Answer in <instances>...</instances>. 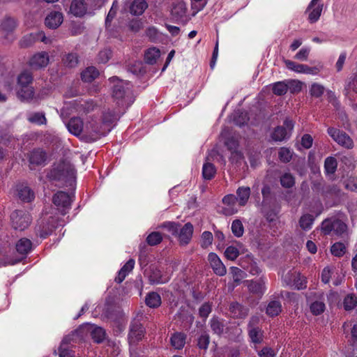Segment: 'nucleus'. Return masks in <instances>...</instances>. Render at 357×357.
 <instances>
[{
    "instance_id": "nucleus-39",
    "label": "nucleus",
    "mask_w": 357,
    "mask_h": 357,
    "mask_svg": "<svg viewBox=\"0 0 357 357\" xmlns=\"http://www.w3.org/2000/svg\"><path fill=\"white\" fill-rule=\"evenodd\" d=\"M215 172V167L213 164L210 162H206L204 164L202 168V175L204 179H211L214 176Z\"/></svg>"
},
{
    "instance_id": "nucleus-48",
    "label": "nucleus",
    "mask_w": 357,
    "mask_h": 357,
    "mask_svg": "<svg viewBox=\"0 0 357 357\" xmlns=\"http://www.w3.org/2000/svg\"><path fill=\"white\" fill-rule=\"evenodd\" d=\"M331 251L332 255L340 257L346 252V246L342 243H335L331 246Z\"/></svg>"
},
{
    "instance_id": "nucleus-3",
    "label": "nucleus",
    "mask_w": 357,
    "mask_h": 357,
    "mask_svg": "<svg viewBox=\"0 0 357 357\" xmlns=\"http://www.w3.org/2000/svg\"><path fill=\"white\" fill-rule=\"evenodd\" d=\"M111 82H117L114 86L113 97L118 100V104L124 106L128 104L131 100L130 95V84L129 82L119 80L118 77H113L110 79Z\"/></svg>"
},
{
    "instance_id": "nucleus-8",
    "label": "nucleus",
    "mask_w": 357,
    "mask_h": 357,
    "mask_svg": "<svg viewBox=\"0 0 357 357\" xmlns=\"http://www.w3.org/2000/svg\"><path fill=\"white\" fill-rule=\"evenodd\" d=\"M53 203L57 206L58 210H59L62 214H65L66 210L70 208L72 197L65 192L59 191L54 195Z\"/></svg>"
},
{
    "instance_id": "nucleus-9",
    "label": "nucleus",
    "mask_w": 357,
    "mask_h": 357,
    "mask_svg": "<svg viewBox=\"0 0 357 357\" xmlns=\"http://www.w3.org/2000/svg\"><path fill=\"white\" fill-rule=\"evenodd\" d=\"M284 62L289 70L298 73L317 75L319 73V69L317 67H310L307 65L297 63L288 59H285Z\"/></svg>"
},
{
    "instance_id": "nucleus-34",
    "label": "nucleus",
    "mask_w": 357,
    "mask_h": 357,
    "mask_svg": "<svg viewBox=\"0 0 357 357\" xmlns=\"http://www.w3.org/2000/svg\"><path fill=\"white\" fill-rule=\"evenodd\" d=\"M46 159V154L42 150H35L31 152L29 161L31 164L41 165Z\"/></svg>"
},
{
    "instance_id": "nucleus-4",
    "label": "nucleus",
    "mask_w": 357,
    "mask_h": 357,
    "mask_svg": "<svg viewBox=\"0 0 357 357\" xmlns=\"http://www.w3.org/2000/svg\"><path fill=\"white\" fill-rule=\"evenodd\" d=\"M347 230V225L338 219H327L321 224V231L326 234L341 235Z\"/></svg>"
},
{
    "instance_id": "nucleus-25",
    "label": "nucleus",
    "mask_w": 357,
    "mask_h": 357,
    "mask_svg": "<svg viewBox=\"0 0 357 357\" xmlns=\"http://www.w3.org/2000/svg\"><path fill=\"white\" fill-rule=\"evenodd\" d=\"M19 198L26 202H30L34 199L33 192L27 186L21 185L17 189Z\"/></svg>"
},
{
    "instance_id": "nucleus-64",
    "label": "nucleus",
    "mask_w": 357,
    "mask_h": 357,
    "mask_svg": "<svg viewBox=\"0 0 357 357\" xmlns=\"http://www.w3.org/2000/svg\"><path fill=\"white\" fill-rule=\"evenodd\" d=\"M346 95L349 98H354V94L357 93V82H350L345 89Z\"/></svg>"
},
{
    "instance_id": "nucleus-37",
    "label": "nucleus",
    "mask_w": 357,
    "mask_h": 357,
    "mask_svg": "<svg viewBox=\"0 0 357 357\" xmlns=\"http://www.w3.org/2000/svg\"><path fill=\"white\" fill-rule=\"evenodd\" d=\"M17 96L22 100H29L33 98V91L31 86H28L17 89Z\"/></svg>"
},
{
    "instance_id": "nucleus-5",
    "label": "nucleus",
    "mask_w": 357,
    "mask_h": 357,
    "mask_svg": "<svg viewBox=\"0 0 357 357\" xmlns=\"http://www.w3.org/2000/svg\"><path fill=\"white\" fill-rule=\"evenodd\" d=\"M12 226L15 229H25L31 221L30 215L24 211H15L10 215Z\"/></svg>"
},
{
    "instance_id": "nucleus-58",
    "label": "nucleus",
    "mask_w": 357,
    "mask_h": 357,
    "mask_svg": "<svg viewBox=\"0 0 357 357\" xmlns=\"http://www.w3.org/2000/svg\"><path fill=\"white\" fill-rule=\"evenodd\" d=\"M29 121L38 125L45 124L47 121L44 114L40 112L31 114L29 117Z\"/></svg>"
},
{
    "instance_id": "nucleus-7",
    "label": "nucleus",
    "mask_w": 357,
    "mask_h": 357,
    "mask_svg": "<svg viewBox=\"0 0 357 357\" xmlns=\"http://www.w3.org/2000/svg\"><path fill=\"white\" fill-rule=\"evenodd\" d=\"M328 133L339 145L346 149H351L353 147V140L344 132L335 128H329Z\"/></svg>"
},
{
    "instance_id": "nucleus-38",
    "label": "nucleus",
    "mask_w": 357,
    "mask_h": 357,
    "mask_svg": "<svg viewBox=\"0 0 357 357\" xmlns=\"http://www.w3.org/2000/svg\"><path fill=\"white\" fill-rule=\"evenodd\" d=\"M281 304L279 301H271L266 308V313L271 317L277 316L281 312Z\"/></svg>"
},
{
    "instance_id": "nucleus-57",
    "label": "nucleus",
    "mask_w": 357,
    "mask_h": 357,
    "mask_svg": "<svg viewBox=\"0 0 357 357\" xmlns=\"http://www.w3.org/2000/svg\"><path fill=\"white\" fill-rule=\"evenodd\" d=\"M213 234L210 231H204L202 234L201 245L204 248H208L212 244L213 242Z\"/></svg>"
},
{
    "instance_id": "nucleus-11",
    "label": "nucleus",
    "mask_w": 357,
    "mask_h": 357,
    "mask_svg": "<svg viewBox=\"0 0 357 357\" xmlns=\"http://www.w3.org/2000/svg\"><path fill=\"white\" fill-rule=\"evenodd\" d=\"M324 5L321 0H312L306 12L308 13V20L310 23L317 22L321 15Z\"/></svg>"
},
{
    "instance_id": "nucleus-31",
    "label": "nucleus",
    "mask_w": 357,
    "mask_h": 357,
    "mask_svg": "<svg viewBox=\"0 0 357 357\" xmlns=\"http://www.w3.org/2000/svg\"><path fill=\"white\" fill-rule=\"evenodd\" d=\"M160 56V51L156 47L148 49L144 54V60L149 64L156 63Z\"/></svg>"
},
{
    "instance_id": "nucleus-63",
    "label": "nucleus",
    "mask_w": 357,
    "mask_h": 357,
    "mask_svg": "<svg viewBox=\"0 0 357 357\" xmlns=\"http://www.w3.org/2000/svg\"><path fill=\"white\" fill-rule=\"evenodd\" d=\"M112 56V52L110 50L105 49L100 51L98 55V61L99 63H107Z\"/></svg>"
},
{
    "instance_id": "nucleus-59",
    "label": "nucleus",
    "mask_w": 357,
    "mask_h": 357,
    "mask_svg": "<svg viewBox=\"0 0 357 357\" xmlns=\"http://www.w3.org/2000/svg\"><path fill=\"white\" fill-rule=\"evenodd\" d=\"M346 189L357 192V177H349L344 181Z\"/></svg>"
},
{
    "instance_id": "nucleus-2",
    "label": "nucleus",
    "mask_w": 357,
    "mask_h": 357,
    "mask_svg": "<svg viewBox=\"0 0 357 357\" xmlns=\"http://www.w3.org/2000/svg\"><path fill=\"white\" fill-rule=\"evenodd\" d=\"M74 167L68 162H61L51 169L47 176L50 180L62 181L63 183H71L75 178Z\"/></svg>"
},
{
    "instance_id": "nucleus-24",
    "label": "nucleus",
    "mask_w": 357,
    "mask_h": 357,
    "mask_svg": "<svg viewBox=\"0 0 357 357\" xmlns=\"http://www.w3.org/2000/svg\"><path fill=\"white\" fill-rule=\"evenodd\" d=\"M135 264V262L134 259H129L119 271L118 275L115 278V281L118 283L122 282L126 275L132 271Z\"/></svg>"
},
{
    "instance_id": "nucleus-17",
    "label": "nucleus",
    "mask_w": 357,
    "mask_h": 357,
    "mask_svg": "<svg viewBox=\"0 0 357 357\" xmlns=\"http://www.w3.org/2000/svg\"><path fill=\"white\" fill-rule=\"evenodd\" d=\"M49 55L45 52H38L34 54L30 59V66L36 69L44 68L49 63Z\"/></svg>"
},
{
    "instance_id": "nucleus-33",
    "label": "nucleus",
    "mask_w": 357,
    "mask_h": 357,
    "mask_svg": "<svg viewBox=\"0 0 357 357\" xmlns=\"http://www.w3.org/2000/svg\"><path fill=\"white\" fill-rule=\"evenodd\" d=\"M337 162L335 158L328 157L324 162L325 172L328 176H332L335 172Z\"/></svg>"
},
{
    "instance_id": "nucleus-41",
    "label": "nucleus",
    "mask_w": 357,
    "mask_h": 357,
    "mask_svg": "<svg viewBox=\"0 0 357 357\" xmlns=\"http://www.w3.org/2000/svg\"><path fill=\"white\" fill-rule=\"evenodd\" d=\"M288 91L291 93H297L302 90L303 83L297 79H287Z\"/></svg>"
},
{
    "instance_id": "nucleus-32",
    "label": "nucleus",
    "mask_w": 357,
    "mask_h": 357,
    "mask_svg": "<svg viewBox=\"0 0 357 357\" xmlns=\"http://www.w3.org/2000/svg\"><path fill=\"white\" fill-rule=\"evenodd\" d=\"M99 75L98 70L93 66L87 68L82 73V79L86 82H91Z\"/></svg>"
},
{
    "instance_id": "nucleus-60",
    "label": "nucleus",
    "mask_w": 357,
    "mask_h": 357,
    "mask_svg": "<svg viewBox=\"0 0 357 357\" xmlns=\"http://www.w3.org/2000/svg\"><path fill=\"white\" fill-rule=\"evenodd\" d=\"M310 52V48L302 47L294 56V59L299 61H307Z\"/></svg>"
},
{
    "instance_id": "nucleus-50",
    "label": "nucleus",
    "mask_w": 357,
    "mask_h": 357,
    "mask_svg": "<svg viewBox=\"0 0 357 357\" xmlns=\"http://www.w3.org/2000/svg\"><path fill=\"white\" fill-rule=\"evenodd\" d=\"M280 183L284 188H291L295 183L294 177L290 173H285L280 178Z\"/></svg>"
},
{
    "instance_id": "nucleus-30",
    "label": "nucleus",
    "mask_w": 357,
    "mask_h": 357,
    "mask_svg": "<svg viewBox=\"0 0 357 357\" xmlns=\"http://www.w3.org/2000/svg\"><path fill=\"white\" fill-rule=\"evenodd\" d=\"M186 336L182 333H174L170 339L171 345L176 349H181L185 344Z\"/></svg>"
},
{
    "instance_id": "nucleus-19",
    "label": "nucleus",
    "mask_w": 357,
    "mask_h": 357,
    "mask_svg": "<svg viewBox=\"0 0 357 357\" xmlns=\"http://www.w3.org/2000/svg\"><path fill=\"white\" fill-rule=\"evenodd\" d=\"M149 281L151 284H162L169 281V274H162L161 271L157 268H151L148 273Z\"/></svg>"
},
{
    "instance_id": "nucleus-12",
    "label": "nucleus",
    "mask_w": 357,
    "mask_h": 357,
    "mask_svg": "<svg viewBox=\"0 0 357 357\" xmlns=\"http://www.w3.org/2000/svg\"><path fill=\"white\" fill-rule=\"evenodd\" d=\"M145 330L139 322L132 323L128 334V342L130 344H136L144 337Z\"/></svg>"
},
{
    "instance_id": "nucleus-13",
    "label": "nucleus",
    "mask_w": 357,
    "mask_h": 357,
    "mask_svg": "<svg viewBox=\"0 0 357 357\" xmlns=\"http://www.w3.org/2000/svg\"><path fill=\"white\" fill-rule=\"evenodd\" d=\"M84 125L85 123L80 118L75 117L70 119L66 126L70 133L84 139Z\"/></svg>"
},
{
    "instance_id": "nucleus-45",
    "label": "nucleus",
    "mask_w": 357,
    "mask_h": 357,
    "mask_svg": "<svg viewBox=\"0 0 357 357\" xmlns=\"http://www.w3.org/2000/svg\"><path fill=\"white\" fill-rule=\"evenodd\" d=\"M249 336L254 343H260L263 340L262 331L258 328H249Z\"/></svg>"
},
{
    "instance_id": "nucleus-47",
    "label": "nucleus",
    "mask_w": 357,
    "mask_h": 357,
    "mask_svg": "<svg viewBox=\"0 0 357 357\" xmlns=\"http://www.w3.org/2000/svg\"><path fill=\"white\" fill-rule=\"evenodd\" d=\"M314 222V219L311 215H303L299 221L301 227L304 230H308L311 228Z\"/></svg>"
},
{
    "instance_id": "nucleus-46",
    "label": "nucleus",
    "mask_w": 357,
    "mask_h": 357,
    "mask_svg": "<svg viewBox=\"0 0 357 357\" xmlns=\"http://www.w3.org/2000/svg\"><path fill=\"white\" fill-rule=\"evenodd\" d=\"M225 144L227 146L228 149L231 151L233 155H236L239 158H241V154L236 151L238 146V143L236 139L233 137L229 138L225 141Z\"/></svg>"
},
{
    "instance_id": "nucleus-51",
    "label": "nucleus",
    "mask_w": 357,
    "mask_h": 357,
    "mask_svg": "<svg viewBox=\"0 0 357 357\" xmlns=\"http://www.w3.org/2000/svg\"><path fill=\"white\" fill-rule=\"evenodd\" d=\"M239 253V249L233 245L227 247L225 251V255L227 259L231 261L235 260L238 257Z\"/></svg>"
},
{
    "instance_id": "nucleus-54",
    "label": "nucleus",
    "mask_w": 357,
    "mask_h": 357,
    "mask_svg": "<svg viewBox=\"0 0 357 357\" xmlns=\"http://www.w3.org/2000/svg\"><path fill=\"white\" fill-rule=\"evenodd\" d=\"M278 156L282 162H288L292 158V152L288 148L282 147L279 151Z\"/></svg>"
},
{
    "instance_id": "nucleus-10",
    "label": "nucleus",
    "mask_w": 357,
    "mask_h": 357,
    "mask_svg": "<svg viewBox=\"0 0 357 357\" xmlns=\"http://www.w3.org/2000/svg\"><path fill=\"white\" fill-rule=\"evenodd\" d=\"M284 282L287 285L294 286L297 289H302L306 287V279L296 272H288L283 277Z\"/></svg>"
},
{
    "instance_id": "nucleus-22",
    "label": "nucleus",
    "mask_w": 357,
    "mask_h": 357,
    "mask_svg": "<svg viewBox=\"0 0 357 357\" xmlns=\"http://www.w3.org/2000/svg\"><path fill=\"white\" fill-rule=\"evenodd\" d=\"M245 284L248 287V289L250 292L261 296L265 291V282L263 279H259V280L253 281H246Z\"/></svg>"
},
{
    "instance_id": "nucleus-49",
    "label": "nucleus",
    "mask_w": 357,
    "mask_h": 357,
    "mask_svg": "<svg viewBox=\"0 0 357 357\" xmlns=\"http://www.w3.org/2000/svg\"><path fill=\"white\" fill-rule=\"evenodd\" d=\"M162 240V236L160 232H151L146 238V242L149 245L153 246L159 244Z\"/></svg>"
},
{
    "instance_id": "nucleus-56",
    "label": "nucleus",
    "mask_w": 357,
    "mask_h": 357,
    "mask_svg": "<svg viewBox=\"0 0 357 357\" xmlns=\"http://www.w3.org/2000/svg\"><path fill=\"white\" fill-rule=\"evenodd\" d=\"M160 227L165 229L172 236H176L178 231V225L172 222H165Z\"/></svg>"
},
{
    "instance_id": "nucleus-52",
    "label": "nucleus",
    "mask_w": 357,
    "mask_h": 357,
    "mask_svg": "<svg viewBox=\"0 0 357 357\" xmlns=\"http://www.w3.org/2000/svg\"><path fill=\"white\" fill-rule=\"evenodd\" d=\"M231 231L236 237L242 236L244 232V228L241 221L239 220H234L231 224Z\"/></svg>"
},
{
    "instance_id": "nucleus-44",
    "label": "nucleus",
    "mask_w": 357,
    "mask_h": 357,
    "mask_svg": "<svg viewBox=\"0 0 357 357\" xmlns=\"http://www.w3.org/2000/svg\"><path fill=\"white\" fill-rule=\"evenodd\" d=\"M230 271L234 282L238 285L245 278V273L242 270L235 266L231 267Z\"/></svg>"
},
{
    "instance_id": "nucleus-62",
    "label": "nucleus",
    "mask_w": 357,
    "mask_h": 357,
    "mask_svg": "<svg viewBox=\"0 0 357 357\" xmlns=\"http://www.w3.org/2000/svg\"><path fill=\"white\" fill-rule=\"evenodd\" d=\"M325 309V304L323 302L320 301H316L310 305V310L312 312L315 314L318 315L322 313L324 311Z\"/></svg>"
},
{
    "instance_id": "nucleus-35",
    "label": "nucleus",
    "mask_w": 357,
    "mask_h": 357,
    "mask_svg": "<svg viewBox=\"0 0 357 357\" xmlns=\"http://www.w3.org/2000/svg\"><path fill=\"white\" fill-rule=\"evenodd\" d=\"M146 304L153 308L158 307L161 304L160 296L155 292H151L146 297Z\"/></svg>"
},
{
    "instance_id": "nucleus-1",
    "label": "nucleus",
    "mask_w": 357,
    "mask_h": 357,
    "mask_svg": "<svg viewBox=\"0 0 357 357\" xmlns=\"http://www.w3.org/2000/svg\"><path fill=\"white\" fill-rule=\"evenodd\" d=\"M112 119V117L109 119L105 117V122L100 123L93 118L88 119L84 125V139L91 142L105 136L111 130L108 122L109 123Z\"/></svg>"
},
{
    "instance_id": "nucleus-42",
    "label": "nucleus",
    "mask_w": 357,
    "mask_h": 357,
    "mask_svg": "<svg viewBox=\"0 0 357 357\" xmlns=\"http://www.w3.org/2000/svg\"><path fill=\"white\" fill-rule=\"evenodd\" d=\"M32 76L29 73L24 72L21 73L18 77L17 89L30 86L31 83Z\"/></svg>"
},
{
    "instance_id": "nucleus-27",
    "label": "nucleus",
    "mask_w": 357,
    "mask_h": 357,
    "mask_svg": "<svg viewBox=\"0 0 357 357\" xmlns=\"http://www.w3.org/2000/svg\"><path fill=\"white\" fill-rule=\"evenodd\" d=\"M147 7L148 4L145 0H134L130 8V13L135 15H140Z\"/></svg>"
},
{
    "instance_id": "nucleus-20",
    "label": "nucleus",
    "mask_w": 357,
    "mask_h": 357,
    "mask_svg": "<svg viewBox=\"0 0 357 357\" xmlns=\"http://www.w3.org/2000/svg\"><path fill=\"white\" fill-rule=\"evenodd\" d=\"M224 204L227 207L222 208V213L226 215H231L237 212V209L234 207L235 204L237 202L236 196L234 195H227L222 199Z\"/></svg>"
},
{
    "instance_id": "nucleus-6",
    "label": "nucleus",
    "mask_w": 357,
    "mask_h": 357,
    "mask_svg": "<svg viewBox=\"0 0 357 357\" xmlns=\"http://www.w3.org/2000/svg\"><path fill=\"white\" fill-rule=\"evenodd\" d=\"M294 123L290 119H286L283 126L275 128L271 135L272 139L275 142H281L289 138L294 128Z\"/></svg>"
},
{
    "instance_id": "nucleus-40",
    "label": "nucleus",
    "mask_w": 357,
    "mask_h": 357,
    "mask_svg": "<svg viewBox=\"0 0 357 357\" xmlns=\"http://www.w3.org/2000/svg\"><path fill=\"white\" fill-rule=\"evenodd\" d=\"M91 334L93 340L97 343L102 342L105 337V331L103 328L98 326H93L91 329Z\"/></svg>"
},
{
    "instance_id": "nucleus-21",
    "label": "nucleus",
    "mask_w": 357,
    "mask_h": 357,
    "mask_svg": "<svg viewBox=\"0 0 357 357\" xmlns=\"http://www.w3.org/2000/svg\"><path fill=\"white\" fill-rule=\"evenodd\" d=\"M62 22L63 15L59 12H51L45 18V24L50 29H56Z\"/></svg>"
},
{
    "instance_id": "nucleus-16",
    "label": "nucleus",
    "mask_w": 357,
    "mask_h": 357,
    "mask_svg": "<svg viewBox=\"0 0 357 357\" xmlns=\"http://www.w3.org/2000/svg\"><path fill=\"white\" fill-rule=\"evenodd\" d=\"M208 259L212 269L216 275L223 276L226 274V267L215 253L211 252L208 256Z\"/></svg>"
},
{
    "instance_id": "nucleus-15",
    "label": "nucleus",
    "mask_w": 357,
    "mask_h": 357,
    "mask_svg": "<svg viewBox=\"0 0 357 357\" xmlns=\"http://www.w3.org/2000/svg\"><path fill=\"white\" fill-rule=\"evenodd\" d=\"M193 226L191 223L185 224L182 228L178 231L177 237L181 245H188L192 237Z\"/></svg>"
},
{
    "instance_id": "nucleus-29",
    "label": "nucleus",
    "mask_w": 357,
    "mask_h": 357,
    "mask_svg": "<svg viewBox=\"0 0 357 357\" xmlns=\"http://www.w3.org/2000/svg\"><path fill=\"white\" fill-rule=\"evenodd\" d=\"M32 248L31 241L26 238L20 239L16 243L17 252L21 255H26Z\"/></svg>"
},
{
    "instance_id": "nucleus-26",
    "label": "nucleus",
    "mask_w": 357,
    "mask_h": 357,
    "mask_svg": "<svg viewBox=\"0 0 357 357\" xmlns=\"http://www.w3.org/2000/svg\"><path fill=\"white\" fill-rule=\"evenodd\" d=\"M250 196V188L249 187H239L236 190V200L240 206H245Z\"/></svg>"
},
{
    "instance_id": "nucleus-18",
    "label": "nucleus",
    "mask_w": 357,
    "mask_h": 357,
    "mask_svg": "<svg viewBox=\"0 0 357 357\" xmlns=\"http://www.w3.org/2000/svg\"><path fill=\"white\" fill-rule=\"evenodd\" d=\"M187 6L183 1H176L174 2L171 8V15L176 20L183 19L186 16Z\"/></svg>"
},
{
    "instance_id": "nucleus-28",
    "label": "nucleus",
    "mask_w": 357,
    "mask_h": 357,
    "mask_svg": "<svg viewBox=\"0 0 357 357\" xmlns=\"http://www.w3.org/2000/svg\"><path fill=\"white\" fill-rule=\"evenodd\" d=\"M230 312L232 316L236 318H244L248 314V308L243 307L238 303H234L231 304Z\"/></svg>"
},
{
    "instance_id": "nucleus-53",
    "label": "nucleus",
    "mask_w": 357,
    "mask_h": 357,
    "mask_svg": "<svg viewBox=\"0 0 357 357\" xmlns=\"http://www.w3.org/2000/svg\"><path fill=\"white\" fill-rule=\"evenodd\" d=\"M324 93V87L319 84L313 83L310 88V93L312 96L319 98Z\"/></svg>"
},
{
    "instance_id": "nucleus-43",
    "label": "nucleus",
    "mask_w": 357,
    "mask_h": 357,
    "mask_svg": "<svg viewBox=\"0 0 357 357\" xmlns=\"http://www.w3.org/2000/svg\"><path fill=\"white\" fill-rule=\"evenodd\" d=\"M65 66L69 68H74L78 64V56L76 53H69L63 59Z\"/></svg>"
},
{
    "instance_id": "nucleus-55",
    "label": "nucleus",
    "mask_w": 357,
    "mask_h": 357,
    "mask_svg": "<svg viewBox=\"0 0 357 357\" xmlns=\"http://www.w3.org/2000/svg\"><path fill=\"white\" fill-rule=\"evenodd\" d=\"M357 305V298L354 295H348L344 300V307L347 310L354 309Z\"/></svg>"
},
{
    "instance_id": "nucleus-23",
    "label": "nucleus",
    "mask_w": 357,
    "mask_h": 357,
    "mask_svg": "<svg viewBox=\"0 0 357 357\" xmlns=\"http://www.w3.org/2000/svg\"><path fill=\"white\" fill-rule=\"evenodd\" d=\"M70 11L76 17H82L86 13V5L84 0H74L71 3Z\"/></svg>"
},
{
    "instance_id": "nucleus-36",
    "label": "nucleus",
    "mask_w": 357,
    "mask_h": 357,
    "mask_svg": "<svg viewBox=\"0 0 357 357\" xmlns=\"http://www.w3.org/2000/svg\"><path fill=\"white\" fill-rule=\"evenodd\" d=\"M272 90L276 96H283L288 91L287 80L277 82L272 85Z\"/></svg>"
},
{
    "instance_id": "nucleus-14",
    "label": "nucleus",
    "mask_w": 357,
    "mask_h": 357,
    "mask_svg": "<svg viewBox=\"0 0 357 357\" xmlns=\"http://www.w3.org/2000/svg\"><path fill=\"white\" fill-rule=\"evenodd\" d=\"M40 40L45 44L50 43L51 40L47 38L43 32H38L36 33H30L22 38L20 40V46L22 47H27L31 45L35 41Z\"/></svg>"
},
{
    "instance_id": "nucleus-61",
    "label": "nucleus",
    "mask_w": 357,
    "mask_h": 357,
    "mask_svg": "<svg viewBox=\"0 0 357 357\" xmlns=\"http://www.w3.org/2000/svg\"><path fill=\"white\" fill-rule=\"evenodd\" d=\"M211 327L215 333L220 334L223 331L224 325L218 319L213 318L211 320Z\"/></svg>"
}]
</instances>
